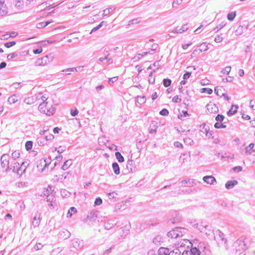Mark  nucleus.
I'll return each instance as SVG.
<instances>
[{"label": "nucleus", "mask_w": 255, "mask_h": 255, "mask_svg": "<svg viewBox=\"0 0 255 255\" xmlns=\"http://www.w3.org/2000/svg\"><path fill=\"white\" fill-rule=\"evenodd\" d=\"M255 146V144L251 143L246 148V153L247 154H251L253 152H255V149L254 150L253 148Z\"/></svg>", "instance_id": "nucleus-22"}, {"label": "nucleus", "mask_w": 255, "mask_h": 255, "mask_svg": "<svg viewBox=\"0 0 255 255\" xmlns=\"http://www.w3.org/2000/svg\"><path fill=\"white\" fill-rule=\"evenodd\" d=\"M17 56H18V54L16 52H13L12 53L8 54L7 56V58L8 60H10L16 57Z\"/></svg>", "instance_id": "nucleus-54"}, {"label": "nucleus", "mask_w": 255, "mask_h": 255, "mask_svg": "<svg viewBox=\"0 0 255 255\" xmlns=\"http://www.w3.org/2000/svg\"><path fill=\"white\" fill-rule=\"evenodd\" d=\"M238 184V181L236 180H230L227 181L225 184V187L227 189L233 188Z\"/></svg>", "instance_id": "nucleus-18"}, {"label": "nucleus", "mask_w": 255, "mask_h": 255, "mask_svg": "<svg viewBox=\"0 0 255 255\" xmlns=\"http://www.w3.org/2000/svg\"><path fill=\"white\" fill-rule=\"evenodd\" d=\"M201 128H202V131H204L206 135H208V131L209 130V127L207 126L205 123L202 124L201 126Z\"/></svg>", "instance_id": "nucleus-36"}, {"label": "nucleus", "mask_w": 255, "mask_h": 255, "mask_svg": "<svg viewBox=\"0 0 255 255\" xmlns=\"http://www.w3.org/2000/svg\"><path fill=\"white\" fill-rule=\"evenodd\" d=\"M222 34L221 35H217L215 38V41L217 43H219V42H221V41H222L223 40V37H222L221 36Z\"/></svg>", "instance_id": "nucleus-64"}, {"label": "nucleus", "mask_w": 255, "mask_h": 255, "mask_svg": "<svg viewBox=\"0 0 255 255\" xmlns=\"http://www.w3.org/2000/svg\"><path fill=\"white\" fill-rule=\"evenodd\" d=\"M33 142L32 141H27L25 144V149L27 151H29L32 148Z\"/></svg>", "instance_id": "nucleus-38"}, {"label": "nucleus", "mask_w": 255, "mask_h": 255, "mask_svg": "<svg viewBox=\"0 0 255 255\" xmlns=\"http://www.w3.org/2000/svg\"><path fill=\"white\" fill-rule=\"evenodd\" d=\"M191 185L190 180H184L182 181V185L184 186H190Z\"/></svg>", "instance_id": "nucleus-59"}, {"label": "nucleus", "mask_w": 255, "mask_h": 255, "mask_svg": "<svg viewBox=\"0 0 255 255\" xmlns=\"http://www.w3.org/2000/svg\"><path fill=\"white\" fill-rule=\"evenodd\" d=\"M77 213V209L74 207H70L67 214V217L70 218L72 217V215Z\"/></svg>", "instance_id": "nucleus-27"}, {"label": "nucleus", "mask_w": 255, "mask_h": 255, "mask_svg": "<svg viewBox=\"0 0 255 255\" xmlns=\"http://www.w3.org/2000/svg\"><path fill=\"white\" fill-rule=\"evenodd\" d=\"M225 119V117L222 114H218L215 118V120L217 122H222Z\"/></svg>", "instance_id": "nucleus-50"}, {"label": "nucleus", "mask_w": 255, "mask_h": 255, "mask_svg": "<svg viewBox=\"0 0 255 255\" xmlns=\"http://www.w3.org/2000/svg\"><path fill=\"white\" fill-rule=\"evenodd\" d=\"M127 168L129 172L133 173L135 170L134 161L133 160H128L127 162Z\"/></svg>", "instance_id": "nucleus-15"}, {"label": "nucleus", "mask_w": 255, "mask_h": 255, "mask_svg": "<svg viewBox=\"0 0 255 255\" xmlns=\"http://www.w3.org/2000/svg\"><path fill=\"white\" fill-rule=\"evenodd\" d=\"M201 92L204 93H207L208 94H211L213 93V90L209 88H203L201 89Z\"/></svg>", "instance_id": "nucleus-46"}, {"label": "nucleus", "mask_w": 255, "mask_h": 255, "mask_svg": "<svg viewBox=\"0 0 255 255\" xmlns=\"http://www.w3.org/2000/svg\"><path fill=\"white\" fill-rule=\"evenodd\" d=\"M213 233L214 240L216 241L219 246L225 245L227 242V239L225 238V235L220 230H217Z\"/></svg>", "instance_id": "nucleus-3"}, {"label": "nucleus", "mask_w": 255, "mask_h": 255, "mask_svg": "<svg viewBox=\"0 0 255 255\" xmlns=\"http://www.w3.org/2000/svg\"><path fill=\"white\" fill-rule=\"evenodd\" d=\"M117 80H118V77H114L112 78H110L108 79V83L110 85H112Z\"/></svg>", "instance_id": "nucleus-58"}, {"label": "nucleus", "mask_w": 255, "mask_h": 255, "mask_svg": "<svg viewBox=\"0 0 255 255\" xmlns=\"http://www.w3.org/2000/svg\"><path fill=\"white\" fill-rule=\"evenodd\" d=\"M47 103H45V102H42L39 104L38 106V110L41 112H43L44 113H46V109L47 110Z\"/></svg>", "instance_id": "nucleus-26"}, {"label": "nucleus", "mask_w": 255, "mask_h": 255, "mask_svg": "<svg viewBox=\"0 0 255 255\" xmlns=\"http://www.w3.org/2000/svg\"><path fill=\"white\" fill-rule=\"evenodd\" d=\"M102 199L100 197H97L96 198L94 205L95 206H99L102 204Z\"/></svg>", "instance_id": "nucleus-57"}, {"label": "nucleus", "mask_w": 255, "mask_h": 255, "mask_svg": "<svg viewBox=\"0 0 255 255\" xmlns=\"http://www.w3.org/2000/svg\"><path fill=\"white\" fill-rule=\"evenodd\" d=\"M207 109L209 112L211 113H217L219 112L218 106L213 103H209L207 105Z\"/></svg>", "instance_id": "nucleus-11"}, {"label": "nucleus", "mask_w": 255, "mask_h": 255, "mask_svg": "<svg viewBox=\"0 0 255 255\" xmlns=\"http://www.w3.org/2000/svg\"><path fill=\"white\" fill-rule=\"evenodd\" d=\"M112 168L114 173L116 175H118L120 173V168L118 163L116 162H113L112 163Z\"/></svg>", "instance_id": "nucleus-24"}, {"label": "nucleus", "mask_w": 255, "mask_h": 255, "mask_svg": "<svg viewBox=\"0 0 255 255\" xmlns=\"http://www.w3.org/2000/svg\"><path fill=\"white\" fill-rule=\"evenodd\" d=\"M15 185L18 187H26L28 185L27 182H16L15 183Z\"/></svg>", "instance_id": "nucleus-53"}, {"label": "nucleus", "mask_w": 255, "mask_h": 255, "mask_svg": "<svg viewBox=\"0 0 255 255\" xmlns=\"http://www.w3.org/2000/svg\"><path fill=\"white\" fill-rule=\"evenodd\" d=\"M73 247L77 250L81 249L84 246V242L78 239H74L72 241Z\"/></svg>", "instance_id": "nucleus-10"}, {"label": "nucleus", "mask_w": 255, "mask_h": 255, "mask_svg": "<svg viewBox=\"0 0 255 255\" xmlns=\"http://www.w3.org/2000/svg\"><path fill=\"white\" fill-rule=\"evenodd\" d=\"M244 27L242 25H239V26L236 29L235 33L237 35H239L243 33Z\"/></svg>", "instance_id": "nucleus-45"}, {"label": "nucleus", "mask_w": 255, "mask_h": 255, "mask_svg": "<svg viewBox=\"0 0 255 255\" xmlns=\"http://www.w3.org/2000/svg\"><path fill=\"white\" fill-rule=\"evenodd\" d=\"M103 54L105 55L104 59H105L107 61L109 62L112 60V58L109 57L110 53L109 50L105 49Z\"/></svg>", "instance_id": "nucleus-42"}, {"label": "nucleus", "mask_w": 255, "mask_h": 255, "mask_svg": "<svg viewBox=\"0 0 255 255\" xmlns=\"http://www.w3.org/2000/svg\"><path fill=\"white\" fill-rule=\"evenodd\" d=\"M0 162L2 168H5V171L9 170V155L7 154H3L0 157Z\"/></svg>", "instance_id": "nucleus-6"}, {"label": "nucleus", "mask_w": 255, "mask_h": 255, "mask_svg": "<svg viewBox=\"0 0 255 255\" xmlns=\"http://www.w3.org/2000/svg\"><path fill=\"white\" fill-rule=\"evenodd\" d=\"M146 102V98L145 96H137L136 99V102L139 105H141Z\"/></svg>", "instance_id": "nucleus-28"}, {"label": "nucleus", "mask_w": 255, "mask_h": 255, "mask_svg": "<svg viewBox=\"0 0 255 255\" xmlns=\"http://www.w3.org/2000/svg\"><path fill=\"white\" fill-rule=\"evenodd\" d=\"M55 191L53 188V187L49 185L47 188H44L43 192L40 195V196H46V197L50 195L51 194H53Z\"/></svg>", "instance_id": "nucleus-9"}, {"label": "nucleus", "mask_w": 255, "mask_h": 255, "mask_svg": "<svg viewBox=\"0 0 255 255\" xmlns=\"http://www.w3.org/2000/svg\"><path fill=\"white\" fill-rule=\"evenodd\" d=\"M239 106L237 105H232L229 110L227 112L228 116H232L235 115L238 111Z\"/></svg>", "instance_id": "nucleus-17"}, {"label": "nucleus", "mask_w": 255, "mask_h": 255, "mask_svg": "<svg viewBox=\"0 0 255 255\" xmlns=\"http://www.w3.org/2000/svg\"><path fill=\"white\" fill-rule=\"evenodd\" d=\"M203 180L205 182L210 184H214L215 182H216L214 176H203Z\"/></svg>", "instance_id": "nucleus-19"}, {"label": "nucleus", "mask_w": 255, "mask_h": 255, "mask_svg": "<svg viewBox=\"0 0 255 255\" xmlns=\"http://www.w3.org/2000/svg\"><path fill=\"white\" fill-rule=\"evenodd\" d=\"M140 18H136L129 21L128 25L138 23L140 21Z\"/></svg>", "instance_id": "nucleus-55"}, {"label": "nucleus", "mask_w": 255, "mask_h": 255, "mask_svg": "<svg viewBox=\"0 0 255 255\" xmlns=\"http://www.w3.org/2000/svg\"><path fill=\"white\" fill-rule=\"evenodd\" d=\"M188 29V26L187 24L183 25L182 27L178 28V27L175 28L172 31H169L170 32H173L174 33H182L183 32L186 31Z\"/></svg>", "instance_id": "nucleus-16"}, {"label": "nucleus", "mask_w": 255, "mask_h": 255, "mask_svg": "<svg viewBox=\"0 0 255 255\" xmlns=\"http://www.w3.org/2000/svg\"><path fill=\"white\" fill-rule=\"evenodd\" d=\"M226 22L223 21L221 23L217 25L216 27L214 28L215 32H218L219 30L223 28L226 25Z\"/></svg>", "instance_id": "nucleus-43"}, {"label": "nucleus", "mask_w": 255, "mask_h": 255, "mask_svg": "<svg viewBox=\"0 0 255 255\" xmlns=\"http://www.w3.org/2000/svg\"><path fill=\"white\" fill-rule=\"evenodd\" d=\"M55 112V108L51 107L49 109L48 108H47L45 114L47 115L50 116V115H53L54 114Z\"/></svg>", "instance_id": "nucleus-48"}, {"label": "nucleus", "mask_w": 255, "mask_h": 255, "mask_svg": "<svg viewBox=\"0 0 255 255\" xmlns=\"http://www.w3.org/2000/svg\"><path fill=\"white\" fill-rule=\"evenodd\" d=\"M187 232V229L185 228L176 227L167 233V236L171 238L181 237Z\"/></svg>", "instance_id": "nucleus-2"}, {"label": "nucleus", "mask_w": 255, "mask_h": 255, "mask_svg": "<svg viewBox=\"0 0 255 255\" xmlns=\"http://www.w3.org/2000/svg\"><path fill=\"white\" fill-rule=\"evenodd\" d=\"M159 114L161 116H167L169 114V111H168L167 109L164 108V109H162L160 112H159Z\"/></svg>", "instance_id": "nucleus-56"}, {"label": "nucleus", "mask_w": 255, "mask_h": 255, "mask_svg": "<svg viewBox=\"0 0 255 255\" xmlns=\"http://www.w3.org/2000/svg\"><path fill=\"white\" fill-rule=\"evenodd\" d=\"M162 242V237L160 236H157L153 239V243L155 245L160 244V242Z\"/></svg>", "instance_id": "nucleus-41"}, {"label": "nucleus", "mask_w": 255, "mask_h": 255, "mask_svg": "<svg viewBox=\"0 0 255 255\" xmlns=\"http://www.w3.org/2000/svg\"><path fill=\"white\" fill-rule=\"evenodd\" d=\"M79 112L77 109H72L70 111V114L73 117H75L78 114Z\"/></svg>", "instance_id": "nucleus-62"}, {"label": "nucleus", "mask_w": 255, "mask_h": 255, "mask_svg": "<svg viewBox=\"0 0 255 255\" xmlns=\"http://www.w3.org/2000/svg\"><path fill=\"white\" fill-rule=\"evenodd\" d=\"M203 248V252L205 253V254H207V252L209 251L206 248V247L204 246V244L203 243H199L198 247H193V244H192L191 248L190 249V252L192 255H201V251L200 250H202Z\"/></svg>", "instance_id": "nucleus-4"}, {"label": "nucleus", "mask_w": 255, "mask_h": 255, "mask_svg": "<svg viewBox=\"0 0 255 255\" xmlns=\"http://www.w3.org/2000/svg\"><path fill=\"white\" fill-rule=\"evenodd\" d=\"M199 47H200L199 49L200 52L206 51L208 49V45L206 42L202 43Z\"/></svg>", "instance_id": "nucleus-40"}, {"label": "nucleus", "mask_w": 255, "mask_h": 255, "mask_svg": "<svg viewBox=\"0 0 255 255\" xmlns=\"http://www.w3.org/2000/svg\"><path fill=\"white\" fill-rule=\"evenodd\" d=\"M37 101V96L36 94L34 96L29 97L25 98L24 100V103L27 105H31Z\"/></svg>", "instance_id": "nucleus-14"}, {"label": "nucleus", "mask_w": 255, "mask_h": 255, "mask_svg": "<svg viewBox=\"0 0 255 255\" xmlns=\"http://www.w3.org/2000/svg\"><path fill=\"white\" fill-rule=\"evenodd\" d=\"M36 96H37V101L41 99L43 101V102H45V101H46L48 98V97H46L45 95H42V93H41L36 94Z\"/></svg>", "instance_id": "nucleus-47"}, {"label": "nucleus", "mask_w": 255, "mask_h": 255, "mask_svg": "<svg viewBox=\"0 0 255 255\" xmlns=\"http://www.w3.org/2000/svg\"><path fill=\"white\" fill-rule=\"evenodd\" d=\"M107 195L110 199H112L116 198V197L118 195V194L115 192H110V193H108Z\"/></svg>", "instance_id": "nucleus-60"}, {"label": "nucleus", "mask_w": 255, "mask_h": 255, "mask_svg": "<svg viewBox=\"0 0 255 255\" xmlns=\"http://www.w3.org/2000/svg\"><path fill=\"white\" fill-rule=\"evenodd\" d=\"M59 236L64 239H67L71 236V233L67 230H63L59 232Z\"/></svg>", "instance_id": "nucleus-21"}, {"label": "nucleus", "mask_w": 255, "mask_h": 255, "mask_svg": "<svg viewBox=\"0 0 255 255\" xmlns=\"http://www.w3.org/2000/svg\"><path fill=\"white\" fill-rule=\"evenodd\" d=\"M167 253L166 255H181V252L178 249H175L172 251L169 252V250L167 248Z\"/></svg>", "instance_id": "nucleus-25"}, {"label": "nucleus", "mask_w": 255, "mask_h": 255, "mask_svg": "<svg viewBox=\"0 0 255 255\" xmlns=\"http://www.w3.org/2000/svg\"><path fill=\"white\" fill-rule=\"evenodd\" d=\"M41 219L40 215L38 213H36L33 218L32 222V226L34 228L38 227L41 222Z\"/></svg>", "instance_id": "nucleus-12"}, {"label": "nucleus", "mask_w": 255, "mask_h": 255, "mask_svg": "<svg viewBox=\"0 0 255 255\" xmlns=\"http://www.w3.org/2000/svg\"><path fill=\"white\" fill-rule=\"evenodd\" d=\"M214 127L216 128H225L227 126L222 122H217L214 124Z\"/></svg>", "instance_id": "nucleus-39"}, {"label": "nucleus", "mask_w": 255, "mask_h": 255, "mask_svg": "<svg viewBox=\"0 0 255 255\" xmlns=\"http://www.w3.org/2000/svg\"><path fill=\"white\" fill-rule=\"evenodd\" d=\"M72 161L71 160H67L65 161L63 165L62 168L63 170H66L72 164Z\"/></svg>", "instance_id": "nucleus-34"}, {"label": "nucleus", "mask_w": 255, "mask_h": 255, "mask_svg": "<svg viewBox=\"0 0 255 255\" xmlns=\"http://www.w3.org/2000/svg\"><path fill=\"white\" fill-rule=\"evenodd\" d=\"M16 44V42L14 41H9L5 42L4 44V46L6 48H10Z\"/></svg>", "instance_id": "nucleus-52"}, {"label": "nucleus", "mask_w": 255, "mask_h": 255, "mask_svg": "<svg viewBox=\"0 0 255 255\" xmlns=\"http://www.w3.org/2000/svg\"><path fill=\"white\" fill-rule=\"evenodd\" d=\"M116 224L114 221H109L104 223V227L105 229L109 230L112 229Z\"/></svg>", "instance_id": "nucleus-23"}, {"label": "nucleus", "mask_w": 255, "mask_h": 255, "mask_svg": "<svg viewBox=\"0 0 255 255\" xmlns=\"http://www.w3.org/2000/svg\"><path fill=\"white\" fill-rule=\"evenodd\" d=\"M105 23V22L103 21L100 23L99 24H98L97 26L94 27L91 31L90 33H92L96 31L97 30H99L103 25Z\"/></svg>", "instance_id": "nucleus-44"}, {"label": "nucleus", "mask_w": 255, "mask_h": 255, "mask_svg": "<svg viewBox=\"0 0 255 255\" xmlns=\"http://www.w3.org/2000/svg\"><path fill=\"white\" fill-rule=\"evenodd\" d=\"M56 192H53V194H51L50 195L47 196L46 198L44 199V200H46L47 202H53L55 201V195Z\"/></svg>", "instance_id": "nucleus-31"}, {"label": "nucleus", "mask_w": 255, "mask_h": 255, "mask_svg": "<svg viewBox=\"0 0 255 255\" xmlns=\"http://www.w3.org/2000/svg\"><path fill=\"white\" fill-rule=\"evenodd\" d=\"M8 8L5 3V0H0V15L4 16L7 13Z\"/></svg>", "instance_id": "nucleus-8"}, {"label": "nucleus", "mask_w": 255, "mask_h": 255, "mask_svg": "<svg viewBox=\"0 0 255 255\" xmlns=\"http://www.w3.org/2000/svg\"><path fill=\"white\" fill-rule=\"evenodd\" d=\"M150 128H151L149 129V132L151 133H156L157 131V129L158 128V126L157 125V123L153 122L152 124L150 126Z\"/></svg>", "instance_id": "nucleus-29"}, {"label": "nucleus", "mask_w": 255, "mask_h": 255, "mask_svg": "<svg viewBox=\"0 0 255 255\" xmlns=\"http://www.w3.org/2000/svg\"><path fill=\"white\" fill-rule=\"evenodd\" d=\"M167 252V248L161 247L159 249L157 254L154 255H166Z\"/></svg>", "instance_id": "nucleus-30"}, {"label": "nucleus", "mask_w": 255, "mask_h": 255, "mask_svg": "<svg viewBox=\"0 0 255 255\" xmlns=\"http://www.w3.org/2000/svg\"><path fill=\"white\" fill-rule=\"evenodd\" d=\"M49 61V58L47 55L41 58H39L36 62L37 65L43 66L47 64Z\"/></svg>", "instance_id": "nucleus-13"}, {"label": "nucleus", "mask_w": 255, "mask_h": 255, "mask_svg": "<svg viewBox=\"0 0 255 255\" xmlns=\"http://www.w3.org/2000/svg\"><path fill=\"white\" fill-rule=\"evenodd\" d=\"M247 240L246 237H242L234 243L233 247L238 255L241 254L248 249Z\"/></svg>", "instance_id": "nucleus-1"}, {"label": "nucleus", "mask_w": 255, "mask_h": 255, "mask_svg": "<svg viewBox=\"0 0 255 255\" xmlns=\"http://www.w3.org/2000/svg\"><path fill=\"white\" fill-rule=\"evenodd\" d=\"M172 101L173 102L178 103L181 102V99L179 98L178 96H175L173 97Z\"/></svg>", "instance_id": "nucleus-63"}, {"label": "nucleus", "mask_w": 255, "mask_h": 255, "mask_svg": "<svg viewBox=\"0 0 255 255\" xmlns=\"http://www.w3.org/2000/svg\"><path fill=\"white\" fill-rule=\"evenodd\" d=\"M12 4L18 10L21 9L23 5V0H12Z\"/></svg>", "instance_id": "nucleus-20"}, {"label": "nucleus", "mask_w": 255, "mask_h": 255, "mask_svg": "<svg viewBox=\"0 0 255 255\" xmlns=\"http://www.w3.org/2000/svg\"><path fill=\"white\" fill-rule=\"evenodd\" d=\"M12 158L14 160L17 159L20 156V152L19 150H15L12 153Z\"/></svg>", "instance_id": "nucleus-51"}, {"label": "nucleus", "mask_w": 255, "mask_h": 255, "mask_svg": "<svg viewBox=\"0 0 255 255\" xmlns=\"http://www.w3.org/2000/svg\"><path fill=\"white\" fill-rule=\"evenodd\" d=\"M231 70V67L227 66L224 69H223L221 71V72L226 75H228Z\"/></svg>", "instance_id": "nucleus-49"}, {"label": "nucleus", "mask_w": 255, "mask_h": 255, "mask_svg": "<svg viewBox=\"0 0 255 255\" xmlns=\"http://www.w3.org/2000/svg\"><path fill=\"white\" fill-rule=\"evenodd\" d=\"M28 165L29 162L28 161L22 162L21 163L20 166L16 169V173L17 175H22L23 174L25 173V171Z\"/></svg>", "instance_id": "nucleus-7"}, {"label": "nucleus", "mask_w": 255, "mask_h": 255, "mask_svg": "<svg viewBox=\"0 0 255 255\" xmlns=\"http://www.w3.org/2000/svg\"><path fill=\"white\" fill-rule=\"evenodd\" d=\"M97 211H92L88 214L87 218L85 219V222L91 226L97 221Z\"/></svg>", "instance_id": "nucleus-5"}, {"label": "nucleus", "mask_w": 255, "mask_h": 255, "mask_svg": "<svg viewBox=\"0 0 255 255\" xmlns=\"http://www.w3.org/2000/svg\"><path fill=\"white\" fill-rule=\"evenodd\" d=\"M115 156L117 158V159L118 160V161L120 163L123 162L124 161V157L121 154V153L117 151L115 152Z\"/></svg>", "instance_id": "nucleus-33"}, {"label": "nucleus", "mask_w": 255, "mask_h": 255, "mask_svg": "<svg viewBox=\"0 0 255 255\" xmlns=\"http://www.w3.org/2000/svg\"><path fill=\"white\" fill-rule=\"evenodd\" d=\"M236 16V11H232L227 15V18L230 21H233Z\"/></svg>", "instance_id": "nucleus-37"}, {"label": "nucleus", "mask_w": 255, "mask_h": 255, "mask_svg": "<svg viewBox=\"0 0 255 255\" xmlns=\"http://www.w3.org/2000/svg\"><path fill=\"white\" fill-rule=\"evenodd\" d=\"M17 97L16 95H13L9 97L8 99L7 102L10 104H14L17 101Z\"/></svg>", "instance_id": "nucleus-32"}, {"label": "nucleus", "mask_w": 255, "mask_h": 255, "mask_svg": "<svg viewBox=\"0 0 255 255\" xmlns=\"http://www.w3.org/2000/svg\"><path fill=\"white\" fill-rule=\"evenodd\" d=\"M61 195L62 196H63L64 197H66L67 196H69V195L70 194V192H69L68 191H67L66 190H65V189L61 190Z\"/></svg>", "instance_id": "nucleus-61"}, {"label": "nucleus", "mask_w": 255, "mask_h": 255, "mask_svg": "<svg viewBox=\"0 0 255 255\" xmlns=\"http://www.w3.org/2000/svg\"><path fill=\"white\" fill-rule=\"evenodd\" d=\"M171 80L169 78H164L162 81V83L165 87H168L171 84Z\"/></svg>", "instance_id": "nucleus-35"}]
</instances>
